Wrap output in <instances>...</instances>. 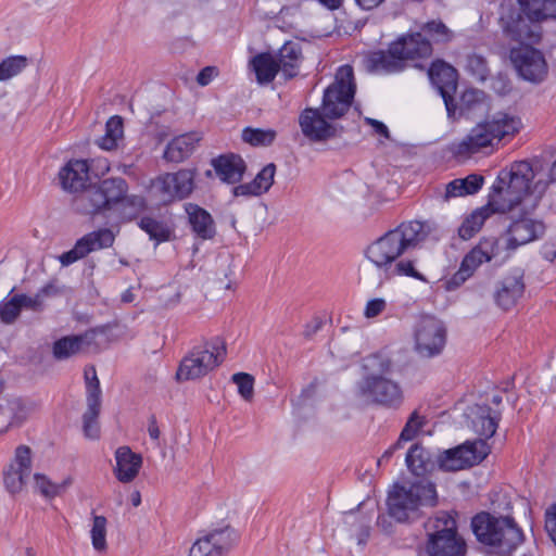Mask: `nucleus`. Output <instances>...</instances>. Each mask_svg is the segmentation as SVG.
Instances as JSON below:
<instances>
[{
  "label": "nucleus",
  "instance_id": "nucleus-49",
  "mask_svg": "<svg viewBox=\"0 0 556 556\" xmlns=\"http://www.w3.org/2000/svg\"><path fill=\"white\" fill-rule=\"evenodd\" d=\"M45 292H47V290H39L34 295H27L25 293H18L15 295L22 309H29L31 312L39 313L45 307Z\"/></svg>",
  "mask_w": 556,
  "mask_h": 556
},
{
  "label": "nucleus",
  "instance_id": "nucleus-18",
  "mask_svg": "<svg viewBox=\"0 0 556 556\" xmlns=\"http://www.w3.org/2000/svg\"><path fill=\"white\" fill-rule=\"evenodd\" d=\"M546 230L542 219L532 217L529 212L523 213L514 219L509 225L507 236V248L515 250L541 238Z\"/></svg>",
  "mask_w": 556,
  "mask_h": 556
},
{
  "label": "nucleus",
  "instance_id": "nucleus-26",
  "mask_svg": "<svg viewBox=\"0 0 556 556\" xmlns=\"http://www.w3.org/2000/svg\"><path fill=\"white\" fill-rule=\"evenodd\" d=\"M393 52L400 53L405 60L427 59L432 47L422 33H414L399 38L393 42Z\"/></svg>",
  "mask_w": 556,
  "mask_h": 556
},
{
  "label": "nucleus",
  "instance_id": "nucleus-57",
  "mask_svg": "<svg viewBox=\"0 0 556 556\" xmlns=\"http://www.w3.org/2000/svg\"><path fill=\"white\" fill-rule=\"evenodd\" d=\"M470 277L464 273L460 268L448 279L444 281V288L446 291H454L465 283Z\"/></svg>",
  "mask_w": 556,
  "mask_h": 556
},
{
  "label": "nucleus",
  "instance_id": "nucleus-58",
  "mask_svg": "<svg viewBox=\"0 0 556 556\" xmlns=\"http://www.w3.org/2000/svg\"><path fill=\"white\" fill-rule=\"evenodd\" d=\"M554 18L556 20V0H544V4L541 7L535 22Z\"/></svg>",
  "mask_w": 556,
  "mask_h": 556
},
{
  "label": "nucleus",
  "instance_id": "nucleus-46",
  "mask_svg": "<svg viewBox=\"0 0 556 556\" xmlns=\"http://www.w3.org/2000/svg\"><path fill=\"white\" fill-rule=\"evenodd\" d=\"M22 308L14 294L0 303V321L3 325H13L21 316Z\"/></svg>",
  "mask_w": 556,
  "mask_h": 556
},
{
  "label": "nucleus",
  "instance_id": "nucleus-30",
  "mask_svg": "<svg viewBox=\"0 0 556 556\" xmlns=\"http://www.w3.org/2000/svg\"><path fill=\"white\" fill-rule=\"evenodd\" d=\"M201 136L197 132H188L174 138L164 151V159L179 163L189 157L200 142Z\"/></svg>",
  "mask_w": 556,
  "mask_h": 556
},
{
  "label": "nucleus",
  "instance_id": "nucleus-40",
  "mask_svg": "<svg viewBox=\"0 0 556 556\" xmlns=\"http://www.w3.org/2000/svg\"><path fill=\"white\" fill-rule=\"evenodd\" d=\"M277 137L274 129H262L248 127L242 131V140L254 147L270 146Z\"/></svg>",
  "mask_w": 556,
  "mask_h": 556
},
{
  "label": "nucleus",
  "instance_id": "nucleus-43",
  "mask_svg": "<svg viewBox=\"0 0 556 556\" xmlns=\"http://www.w3.org/2000/svg\"><path fill=\"white\" fill-rule=\"evenodd\" d=\"M5 401L8 404L7 413H9L14 426L24 422L33 412V404L23 399L13 397L7 399Z\"/></svg>",
  "mask_w": 556,
  "mask_h": 556
},
{
  "label": "nucleus",
  "instance_id": "nucleus-14",
  "mask_svg": "<svg viewBox=\"0 0 556 556\" xmlns=\"http://www.w3.org/2000/svg\"><path fill=\"white\" fill-rule=\"evenodd\" d=\"M535 21L523 17L511 4H502L500 25L504 35L520 43L536 42L540 39V27Z\"/></svg>",
  "mask_w": 556,
  "mask_h": 556
},
{
  "label": "nucleus",
  "instance_id": "nucleus-10",
  "mask_svg": "<svg viewBox=\"0 0 556 556\" xmlns=\"http://www.w3.org/2000/svg\"><path fill=\"white\" fill-rule=\"evenodd\" d=\"M434 532L429 534L427 552L429 556H465V540L457 533L455 519L441 513L434 521Z\"/></svg>",
  "mask_w": 556,
  "mask_h": 556
},
{
  "label": "nucleus",
  "instance_id": "nucleus-15",
  "mask_svg": "<svg viewBox=\"0 0 556 556\" xmlns=\"http://www.w3.org/2000/svg\"><path fill=\"white\" fill-rule=\"evenodd\" d=\"M510 61L518 74L531 83H541L547 76L548 67L541 51L522 45L510 51Z\"/></svg>",
  "mask_w": 556,
  "mask_h": 556
},
{
  "label": "nucleus",
  "instance_id": "nucleus-41",
  "mask_svg": "<svg viewBox=\"0 0 556 556\" xmlns=\"http://www.w3.org/2000/svg\"><path fill=\"white\" fill-rule=\"evenodd\" d=\"M485 108H488L485 93L478 89H468L463 92L459 101V108L456 106V111L459 110V114H463L476 109Z\"/></svg>",
  "mask_w": 556,
  "mask_h": 556
},
{
  "label": "nucleus",
  "instance_id": "nucleus-16",
  "mask_svg": "<svg viewBox=\"0 0 556 556\" xmlns=\"http://www.w3.org/2000/svg\"><path fill=\"white\" fill-rule=\"evenodd\" d=\"M33 470V451L29 446L21 444L15 451L9 465L3 470V483L11 494L20 493Z\"/></svg>",
  "mask_w": 556,
  "mask_h": 556
},
{
  "label": "nucleus",
  "instance_id": "nucleus-32",
  "mask_svg": "<svg viewBox=\"0 0 556 556\" xmlns=\"http://www.w3.org/2000/svg\"><path fill=\"white\" fill-rule=\"evenodd\" d=\"M403 56L393 52V42L388 51H376L370 53L367 59V68L374 72H397L403 68Z\"/></svg>",
  "mask_w": 556,
  "mask_h": 556
},
{
  "label": "nucleus",
  "instance_id": "nucleus-64",
  "mask_svg": "<svg viewBox=\"0 0 556 556\" xmlns=\"http://www.w3.org/2000/svg\"><path fill=\"white\" fill-rule=\"evenodd\" d=\"M542 255L548 261H554V258H556V237L551 238L543 244Z\"/></svg>",
  "mask_w": 556,
  "mask_h": 556
},
{
  "label": "nucleus",
  "instance_id": "nucleus-9",
  "mask_svg": "<svg viewBox=\"0 0 556 556\" xmlns=\"http://www.w3.org/2000/svg\"><path fill=\"white\" fill-rule=\"evenodd\" d=\"M226 355L223 339L214 338L201 346L194 348L180 363L176 372L177 380L199 379L219 366Z\"/></svg>",
  "mask_w": 556,
  "mask_h": 556
},
{
  "label": "nucleus",
  "instance_id": "nucleus-51",
  "mask_svg": "<svg viewBox=\"0 0 556 556\" xmlns=\"http://www.w3.org/2000/svg\"><path fill=\"white\" fill-rule=\"evenodd\" d=\"M276 173V165L273 163L267 164L254 178V184L257 187L258 191L262 193L269 190L274 182V177Z\"/></svg>",
  "mask_w": 556,
  "mask_h": 556
},
{
  "label": "nucleus",
  "instance_id": "nucleus-11",
  "mask_svg": "<svg viewBox=\"0 0 556 556\" xmlns=\"http://www.w3.org/2000/svg\"><path fill=\"white\" fill-rule=\"evenodd\" d=\"M195 170L182 168L166 173L151 182V194L162 204L188 198L194 189Z\"/></svg>",
  "mask_w": 556,
  "mask_h": 556
},
{
  "label": "nucleus",
  "instance_id": "nucleus-19",
  "mask_svg": "<svg viewBox=\"0 0 556 556\" xmlns=\"http://www.w3.org/2000/svg\"><path fill=\"white\" fill-rule=\"evenodd\" d=\"M428 75L442 96L448 116L454 118L456 116V105L454 104L453 94L457 87L456 70L443 61H435L429 68Z\"/></svg>",
  "mask_w": 556,
  "mask_h": 556
},
{
  "label": "nucleus",
  "instance_id": "nucleus-48",
  "mask_svg": "<svg viewBox=\"0 0 556 556\" xmlns=\"http://www.w3.org/2000/svg\"><path fill=\"white\" fill-rule=\"evenodd\" d=\"M231 380L238 386L239 394L248 402L252 401L254 395V378L250 374L237 372L232 375Z\"/></svg>",
  "mask_w": 556,
  "mask_h": 556
},
{
  "label": "nucleus",
  "instance_id": "nucleus-52",
  "mask_svg": "<svg viewBox=\"0 0 556 556\" xmlns=\"http://www.w3.org/2000/svg\"><path fill=\"white\" fill-rule=\"evenodd\" d=\"M189 556H217L207 533L192 544Z\"/></svg>",
  "mask_w": 556,
  "mask_h": 556
},
{
  "label": "nucleus",
  "instance_id": "nucleus-55",
  "mask_svg": "<svg viewBox=\"0 0 556 556\" xmlns=\"http://www.w3.org/2000/svg\"><path fill=\"white\" fill-rule=\"evenodd\" d=\"M387 303L383 299H372L367 302L364 315L367 318H374L386 309Z\"/></svg>",
  "mask_w": 556,
  "mask_h": 556
},
{
  "label": "nucleus",
  "instance_id": "nucleus-13",
  "mask_svg": "<svg viewBox=\"0 0 556 556\" xmlns=\"http://www.w3.org/2000/svg\"><path fill=\"white\" fill-rule=\"evenodd\" d=\"M490 453L486 441L478 439L467 441L454 448L444 451L439 457V465L443 470H463L482 462Z\"/></svg>",
  "mask_w": 556,
  "mask_h": 556
},
{
  "label": "nucleus",
  "instance_id": "nucleus-61",
  "mask_svg": "<svg viewBox=\"0 0 556 556\" xmlns=\"http://www.w3.org/2000/svg\"><path fill=\"white\" fill-rule=\"evenodd\" d=\"M545 528L551 539L556 544V504L546 511Z\"/></svg>",
  "mask_w": 556,
  "mask_h": 556
},
{
  "label": "nucleus",
  "instance_id": "nucleus-34",
  "mask_svg": "<svg viewBox=\"0 0 556 556\" xmlns=\"http://www.w3.org/2000/svg\"><path fill=\"white\" fill-rule=\"evenodd\" d=\"M251 65L256 74L257 81L262 85L271 83L280 72L279 63H277L274 54L270 53L255 55L251 61Z\"/></svg>",
  "mask_w": 556,
  "mask_h": 556
},
{
  "label": "nucleus",
  "instance_id": "nucleus-45",
  "mask_svg": "<svg viewBox=\"0 0 556 556\" xmlns=\"http://www.w3.org/2000/svg\"><path fill=\"white\" fill-rule=\"evenodd\" d=\"M92 546L98 552L106 548V518L104 516H94L90 530Z\"/></svg>",
  "mask_w": 556,
  "mask_h": 556
},
{
  "label": "nucleus",
  "instance_id": "nucleus-33",
  "mask_svg": "<svg viewBox=\"0 0 556 556\" xmlns=\"http://www.w3.org/2000/svg\"><path fill=\"white\" fill-rule=\"evenodd\" d=\"M186 212L192 230L202 239H211L215 235L214 220L208 212L197 204L188 203Z\"/></svg>",
  "mask_w": 556,
  "mask_h": 556
},
{
  "label": "nucleus",
  "instance_id": "nucleus-28",
  "mask_svg": "<svg viewBox=\"0 0 556 556\" xmlns=\"http://www.w3.org/2000/svg\"><path fill=\"white\" fill-rule=\"evenodd\" d=\"M94 384L89 386V396L87 397V409L84 413V433L88 439H98L100 434V427L98 424V416L101 407V389L99 379L93 377Z\"/></svg>",
  "mask_w": 556,
  "mask_h": 556
},
{
  "label": "nucleus",
  "instance_id": "nucleus-31",
  "mask_svg": "<svg viewBox=\"0 0 556 556\" xmlns=\"http://www.w3.org/2000/svg\"><path fill=\"white\" fill-rule=\"evenodd\" d=\"M274 56L277 63H279L280 72L286 78H292L298 75L299 66L302 61V51L298 42H286Z\"/></svg>",
  "mask_w": 556,
  "mask_h": 556
},
{
  "label": "nucleus",
  "instance_id": "nucleus-37",
  "mask_svg": "<svg viewBox=\"0 0 556 556\" xmlns=\"http://www.w3.org/2000/svg\"><path fill=\"white\" fill-rule=\"evenodd\" d=\"M406 465L416 476H424L432 468L429 453L419 444L413 445L406 455Z\"/></svg>",
  "mask_w": 556,
  "mask_h": 556
},
{
  "label": "nucleus",
  "instance_id": "nucleus-36",
  "mask_svg": "<svg viewBox=\"0 0 556 556\" xmlns=\"http://www.w3.org/2000/svg\"><path fill=\"white\" fill-rule=\"evenodd\" d=\"M217 556H225L237 542V534L229 526L212 529L207 532Z\"/></svg>",
  "mask_w": 556,
  "mask_h": 556
},
{
  "label": "nucleus",
  "instance_id": "nucleus-23",
  "mask_svg": "<svg viewBox=\"0 0 556 556\" xmlns=\"http://www.w3.org/2000/svg\"><path fill=\"white\" fill-rule=\"evenodd\" d=\"M59 177L64 190L84 193L89 185V165L85 160H71L60 170Z\"/></svg>",
  "mask_w": 556,
  "mask_h": 556
},
{
  "label": "nucleus",
  "instance_id": "nucleus-38",
  "mask_svg": "<svg viewBox=\"0 0 556 556\" xmlns=\"http://www.w3.org/2000/svg\"><path fill=\"white\" fill-rule=\"evenodd\" d=\"M30 65L26 55H10L0 61V81H8L22 74Z\"/></svg>",
  "mask_w": 556,
  "mask_h": 556
},
{
  "label": "nucleus",
  "instance_id": "nucleus-17",
  "mask_svg": "<svg viewBox=\"0 0 556 556\" xmlns=\"http://www.w3.org/2000/svg\"><path fill=\"white\" fill-rule=\"evenodd\" d=\"M486 401L470 405L465 412L467 426L484 441L494 435L501 418V412Z\"/></svg>",
  "mask_w": 556,
  "mask_h": 556
},
{
  "label": "nucleus",
  "instance_id": "nucleus-5",
  "mask_svg": "<svg viewBox=\"0 0 556 556\" xmlns=\"http://www.w3.org/2000/svg\"><path fill=\"white\" fill-rule=\"evenodd\" d=\"M74 206L77 212L89 215L118 208L123 216L131 218L146 208V200L141 195L128 194L125 179L112 177L77 195Z\"/></svg>",
  "mask_w": 556,
  "mask_h": 556
},
{
  "label": "nucleus",
  "instance_id": "nucleus-53",
  "mask_svg": "<svg viewBox=\"0 0 556 556\" xmlns=\"http://www.w3.org/2000/svg\"><path fill=\"white\" fill-rule=\"evenodd\" d=\"M467 70L478 79L484 80L488 75L485 60L480 55H470L467 59Z\"/></svg>",
  "mask_w": 556,
  "mask_h": 556
},
{
  "label": "nucleus",
  "instance_id": "nucleus-6",
  "mask_svg": "<svg viewBox=\"0 0 556 556\" xmlns=\"http://www.w3.org/2000/svg\"><path fill=\"white\" fill-rule=\"evenodd\" d=\"M521 128L520 118L504 112H497L472 127L459 141L451 146V151L456 156H471L488 148H493L507 136H514Z\"/></svg>",
  "mask_w": 556,
  "mask_h": 556
},
{
  "label": "nucleus",
  "instance_id": "nucleus-29",
  "mask_svg": "<svg viewBox=\"0 0 556 556\" xmlns=\"http://www.w3.org/2000/svg\"><path fill=\"white\" fill-rule=\"evenodd\" d=\"M212 165L220 180L227 184L240 181L245 170L244 161L236 154L220 155L212 160Z\"/></svg>",
  "mask_w": 556,
  "mask_h": 556
},
{
  "label": "nucleus",
  "instance_id": "nucleus-7",
  "mask_svg": "<svg viewBox=\"0 0 556 556\" xmlns=\"http://www.w3.org/2000/svg\"><path fill=\"white\" fill-rule=\"evenodd\" d=\"M472 531L479 542L502 555H510L523 541V534L514 519L480 513L472 518Z\"/></svg>",
  "mask_w": 556,
  "mask_h": 556
},
{
  "label": "nucleus",
  "instance_id": "nucleus-2",
  "mask_svg": "<svg viewBox=\"0 0 556 556\" xmlns=\"http://www.w3.org/2000/svg\"><path fill=\"white\" fill-rule=\"evenodd\" d=\"M534 178L533 168L527 164H510L502 168L492 185L488 204L477 208L464 219L458 228L459 237L463 240H469L493 213L505 214L523 205L522 197L528 192L536 199L540 198L545 185L538 177L531 189L528 182Z\"/></svg>",
  "mask_w": 556,
  "mask_h": 556
},
{
  "label": "nucleus",
  "instance_id": "nucleus-22",
  "mask_svg": "<svg viewBox=\"0 0 556 556\" xmlns=\"http://www.w3.org/2000/svg\"><path fill=\"white\" fill-rule=\"evenodd\" d=\"M96 332L86 331L79 336H67L53 344V355L56 359H66L77 354L97 352Z\"/></svg>",
  "mask_w": 556,
  "mask_h": 556
},
{
  "label": "nucleus",
  "instance_id": "nucleus-27",
  "mask_svg": "<svg viewBox=\"0 0 556 556\" xmlns=\"http://www.w3.org/2000/svg\"><path fill=\"white\" fill-rule=\"evenodd\" d=\"M116 466L114 475L122 483H129L136 479L142 466L140 454L134 453L128 446H121L115 451Z\"/></svg>",
  "mask_w": 556,
  "mask_h": 556
},
{
  "label": "nucleus",
  "instance_id": "nucleus-39",
  "mask_svg": "<svg viewBox=\"0 0 556 556\" xmlns=\"http://www.w3.org/2000/svg\"><path fill=\"white\" fill-rule=\"evenodd\" d=\"M123 119L119 116H113L106 122L105 134L99 140V146L108 151L113 150L123 140Z\"/></svg>",
  "mask_w": 556,
  "mask_h": 556
},
{
  "label": "nucleus",
  "instance_id": "nucleus-20",
  "mask_svg": "<svg viewBox=\"0 0 556 556\" xmlns=\"http://www.w3.org/2000/svg\"><path fill=\"white\" fill-rule=\"evenodd\" d=\"M114 240L115 235L108 228L92 231L80 238L74 248L60 255L59 260L63 266H68L92 251L111 247Z\"/></svg>",
  "mask_w": 556,
  "mask_h": 556
},
{
  "label": "nucleus",
  "instance_id": "nucleus-4",
  "mask_svg": "<svg viewBox=\"0 0 556 556\" xmlns=\"http://www.w3.org/2000/svg\"><path fill=\"white\" fill-rule=\"evenodd\" d=\"M361 378L354 387V397L366 405L397 408L403 403L400 383L392 378L393 363L383 354H371L363 358Z\"/></svg>",
  "mask_w": 556,
  "mask_h": 556
},
{
  "label": "nucleus",
  "instance_id": "nucleus-42",
  "mask_svg": "<svg viewBox=\"0 0 556 556\" xmlns=\"http://www.w3.org/2000/svg\"><path fill=\"white\" fill-rule=\"evenodd\" d=\"M344 523L349 527L352 536H355L358 544H365L369 536L368 520L365 517L349 513L344 516Z\"/></svg>",
  "mask_w": 556,
  "mask_h": 556
},
{
  "label": "nucleus",
  "instance_id": "nucleus-35",
  "mask_svg": "<svg viewBox=\"0 0 556 556\" xmlns=\"http://www.w3.org/2000/svg\"><path fill=\"white\" fill-rule=\"evenodd\" d=\"M483 185V177L480 175L471 174L466 178L454 179L445 186L444 199L464 197L473 194L481 189Z\"/></svg>",
  "mask_w": 556,
  "mask_h": 556
},
{
  "label": "nucleus",
  "instance_id": "nucleus-8",
  "mask_svg": "<svg viewBox=\"0 0 556 556\" xmlns=\"http://www.w3.org/2000/svg\"><path fill=\"white\" fill-rule=\"evenodd\" d=\"M435 504L437 491L430 482L395 484L388 496V513L396 521L404 522L415 518L420 508Z\"/></svg>",
  "mask_w": 556,
  "mask_h": 556
},
{
  "label": "nucleus",
  "instance_id": "nucleus-12",
  "mask_svg": "<svg viewBox=\"0 0 556 556\" xmlns=\"http://www.w3.org/2000/svg\"><path fill=\"white\" fill-rule=\"evenodd\" d=\"M446 342V329L434 316H421L414 328V349L422 357L439 355Z\"/></svg>",
  "mask_w": 556,
  "mask_h": 556
},
{
  "label": "nucleus",
  "instance_id": "nucleus-44",
  "mask_svg": "<svg viewBox=\"0 0 556 556\" xmlns=\"http://www.w3.org/2000/svg\"><path fill=\"white\" fill-rule=\"evenodd\" d=\"M139 226L149 235L151 239H154L159 242L165 241L169 238V228L162 222H159L154 218L143 217L141 218Z\"/></svg>",
  "mask_w": 556,
  "mask_h": 556
},
{
  "label": "nucleus",
  "instance_id": "nucleus-62",
  "mask_svg": "<svg viewBox=\"0 0 556 556\" xmlns=\"http://www.w3.org/2000/svg\"><path fill=\"white\" fill-rule=\"evenodd\" d=\"M7 401L0 402V434L7 432L10 427L14 426L9 413H7Z\"/></svg>",
  "mask_w": 556,
  "mask_h": 556
},
{
  "label": "nucleus",
  "instance_id": "nucleus-1",
  "mask_svg": "<svg viewBox=\"0 0 556 556\" xmlns=\"http://www.w3.org/2000/svg\"><path fill=\"white\" fill-rule=\"evenodd\" d=\"M431 231L430 223L410 220L386 232L366 248L365 256L370 265L361 266V280L370 287H379L394 276H408L426 281L425 276L415 269L414 262L397 260L425 241Z\"/></svg>",
  "mask_w": 556,
  "mask_h": 556
},
{
  "label": "nucleus",
  "instance_id": "nucleus-21",
  "mask_svg": "<svg viewBox=\"0 0 556 556\" xmlns=\"http://www.w3.org/2000/svg\"><path fill=\"white\" fill-rule=\"evenodd\" d=\"M525 288L523 273L513 270L497 281L493 292L495 304L504 311L510 309L523 296Z\"/></svg>",
  "mask_w": 556,
  "mask_h": 556
},
{
  "label": "nucleus",
  "instance_id": "nucleus-50",
  "mask_svg": "<svg viewBox=\"0 0 556 556\" xmlns=\"http://www.w3.org/2000/svg\"><path fill=\"white\" fill-rule=\"evenodd\" d=\"M424 35L429 36L434 41H448L452 37L450 29L441 21H431L421 28Z\"/></svg>",
  "mask_w": 556,
  "mask_h": 556
},
{
  "label": "nucleus",
  "instance_id": "nucleus-54",
  "mask_svg": "<svg viewBox=\"0 0 556 556\" xmlns=\"http://www.w3.org/2000/svg\"><path fill=\"white\" fill-rule=\"evenodd\" d=\"M517 2L531 21L538 20L540 9L544 4V0H517Z\"/></svg>",
  "mask_w": 556,
  "mask_h": 556
},
{
  "label": "nucleus",
  "instance_id": "nucleus-56",
  "mask_svg": "<svg viewBox=\"0 0 556 556\" xmlns=\"http://www.w3.org/2000/svg\"><path fill=\"white\" fill-rule=\"evenodd\" d=\"M35 484L36 488L45 495V496H54L56 494V486L52 484L45 476L39 473L35 475Z\"/></svg>",
  "mask_w": 556,
  "mask_h": 556
},
{
  "label": "nucleus",
  "instance_id": "nucleus-59",
  "mask_svg": "<svg viewBox=\"0 0 556 556\" xmlns=\"http://www.w3.org/2000/svg\"><path fill=\"white\" fill-rule=\"evenodd\" d=\"M218 75V68L215 66H206L200 71L197 76V83L200 86H207Z\"/></svg>",
  "mask_w": 556,
  "mask_h": 556
},
{
  "label": "nucleus",
  "instance_id": "nucleus-47",
  "mask_svg": "<svg viewBox=\"0 0 556 556\" xmlns=\"http://www.w3.org/2000/svg\"><path fill=\"white\" fill-rule=\"evenodd\" d=\"M424 424V418L420 417L417 412L412 413L400 434L399 440L395 443V446H401L402 442L413 440L417 435L418 431L421 429Z\"/></svg>",
  "mask_w": 556,
  "mask_h": 556
},
{
  "label": "nucleus",
  "instance_id": "nucleus-3",
  "mask_svg": "<svg viewBox=\"0 0 556 556\" xmlns=\"http://www.w3.org/2000/svg\"><path fill=\"white\" fill-rule=\"evenodd\" d=\"M355 93L353 68L341 66L334 81L325 90L321 112L318 109H305L299 124L303 135L312 141H325L336 136V128L326 121L343 116L352 104Z\"/></svg>",
  "mask_w": 556,
  "mask_h": 556
},
{
  "label": "nucleus",
  "instance_id": "nucleus-24",
  "mask_svg": "<svg viewBox=\"0 0 556 556\" xmlns=\"http://www.w3.org/2000/svg\"><path fill=\"white\" fill-rule=\"evenodd\" d=\"M498 250L496 238H483L464 256L459 268L471 277L480 265L496 257Z\"/></svg>",
  "mask_w": 556,
  "mask_h": 556
},
{
  "label": "nucleus",
  "instance_id": "nucleus-60",
  "mask_svg": "<svg viewBox=\"0 0 556 556\" xmlns=\"http://www.w3.org/2000/svg\"><path fill=\"white\" fill-rule=\"evenodd\" d=\"M364 122L372 128L375 135L381 136L388 140L391 139L390 131H389L387 125H384L382 122L370 118V117H365Z\"/></svg>",
  "mask_w": 556,
  "mask_h": 556
},
{
  "label": "nucleus",
  "instance_id": "nucleus-63",
  "mask_svg": "<svg viewBox=\"0 0 556 556\" xmlns=\"http://www.w3.org/2000/svg\"><path fill=\"white\" fill-rule=\"evenodd\" d=\"M235 195H258L261 192L255 186L254 181L249 184L239 185L233 188Z\"/></svg>",
  "mask_w": 556,
  "mask_h": 556
},
{
  "label": "nucleus",
  "instance_id": "nucleus-25",
  "mask_svg": "<svg viewBox=\"0 0 556 556\" xmlns=\"http://www.w3.org/2000/svg\"><path fill=\"white\" fill-rule=\"evenodd\" d=\"M527 164L528 166L533 168V172L535 173V178L531 179V182H528L530 185L529 187L532 189V186L534 185V180L540 177V179L544 182L545 187L540 195V198H535L534 195H531L530 192L528 194H525L522 197V204L525 210H531L534 211L538 206L541 200L546 194L549 186L554 182H556V161L553 163L551 168L547 170L544 166V164L540 160H522V161H516L511 164Z\"/></svg>",
  "mask_w": 556,
  "mask_h": 556
}]
</instances>
